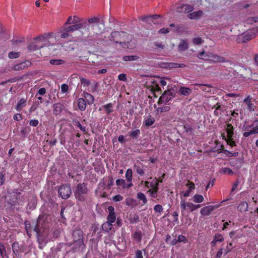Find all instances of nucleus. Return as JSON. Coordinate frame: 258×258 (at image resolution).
<instances>
[{
    "mask_svg": "<svg viewBox=\"0 0 258 258\" xmlns=\"http://www.w3.org/2000/svg\"><path fill=\"white\" fill-rule=\"evenodd\" d=\"M195 86V87H197V88H196L197 89H200L206 92H210L211 91V86L210 85H205V84H196Z\"/></svg>",
    "mask_w": 258,
    "mask_h": 258,
    "instance_id": "nucleus-27",
    "label": "nucleus"
},
{
    "mask_svg": "<svg viewBox=\"0 0 258 258\" xmlns=\"http://www.w3.org/2000/svg\"><path fill=\"white\" fill-rule=\"evenodd\" d=\"M116 185L118 186H121L123 188H129L133 186V183L126 184L124 179H117L115 181Z\"/></svg>",
    "mask_w": 258,
    "mask_h": 258,
    "instance_id": "nucleus-22",
    "label": "nucleus"
},
{
    "mask_svg": "<svg viewBox=\"0 0 258 258\" xmlns=\"http://www.w3.org/2000/svg\"><path fill=\"white\" fill-rule=\"evenodd\" d=\"M0 254L2 258H8L5 246L2 242H0Z\"/></svg>",
    "mask_w": 258,
    "mask_h": 258,
    "instance_id": "nucleus-41",
    "label": "nucleus"
},
{
    "mask_svg": "<svg viewBox=\"0 0 258 258\" xmlns=\"http://www.w3.org/2000/svg\"><path fill=\"white\" fill-rule=\"evenodd\" d=\"M64 109V104L60 103H55L53 105V113L55 115H59Z\"/></svg>",
    "mask_w": 258,
    "mask_h": 258,
    "instance_id": "nucleus-18",
    "label": "nucleus"
},
{
    "mask_svg": "<svg viewBox=\"0 0 258 258\" xmlns=\"http://www.w3.org/2000/svg\"><path fill=\"white\" fill-rule=\"evenodd\" d=\"M155 123V119L151 115H149L144 119V125L147 127L150 126Z\"/></svg>",
    "mask_w": 258,
    "mask_h": 258,
    "instance_id": "nucleus-28",
    "label": "nucleus"
},
{
    "mask_svg": "<svg viewBox=\"0 0 258 258\" xmlns=\"http://www.w3.org/2000/svg\"><path fill=\"white\" fill-rule=\"evenodd\" d=\"M220 205H210L204 207L201 209L200 213L203 216H207L211 214L213 211L220 207Z\"/></svg>",
    "mask_w": 258,
    "mask_h": 258,
    "instance_id": "nucleus-10",
    "label": "nucleus"
},
{
    "mask_svg": "<svg viewBox=\"0 0 258 258\" xmlns=\"http://www.w3.org/2000/svg\"><path fill=\"white\" fill-rule=\"evenodd\" d=\"M186 186L187 187V189L181 192V195L185 198L188 197L191 190L196 188L195 184L192 182L190 181H188V183L186 184Z\"/></svg>",
    "mask_w": 258,
    "mask_h": 258,
    "instance_id": "nucleus-17",
    "label": "nucleus"
},
{
    "mask_svg": "<svg viewBox=\"0 0 258 258\" xmlns=\"http://www.w3.org/2000/svg\"><path fill=\"white\" fill-rule=\"evenodd\" d=\"M113 228V225L110 222L106 221L102 225V229L106 232H109Z\"/></svg>",
    "mask_w": 258,
    "mask_h": 258,
    "instance_id": "nucleus-33",
    "label": "nucleus"
},
{
    "mask_svg": "<svg viewBox=\"0 0 258 258\" xmlns=\"http://www.w3.org/2000/svg\"><path fill=\"white\" fill-rule=\"evenodd\" d=\"M133 238L138 242H140L142 238V233L140 231H135L133 234Z\"/></svg>",
    "mask_w": 258,
    "mask_h": 258,
    "instance_id": "nucleus-44",
    "label": "nucleus"
},
{
    "mask_svg": "<svg viewBox=\"0 0 258 258\" xmlns=\"http://www.w3.org/2000/svg\"><path fill=\"white\" fill-rule=\"evenodd\" d=\"M170 109V107L168 106H165L162 107H158L156 109V112L159 113H161L162 112H165L169 111Z\"/></svg>",
    "mask_w": 258,
    "mask_h": 258,
    "instance_id": "nucleus-48",
    "label": "nucleus"
},
{
    "mask_svg": "<svg viewBox=\"0 0 258 258\" xmlns=\"http://www.w3.org/2000/svg\"><path fill=\"white\" fill-rule=\"evenodd\" d=\"M221 173L228 174V175H233L234 174L233 171L231 169L228 167H223L221 168L220 171Z\"/></svg>",
    "mask_w": 258,
    "mask_h": 258,
    "instance_id": "nucleus-47",
    "label": "nucleus"
},
{
    "mask_svg": "<svg viewBox=\"0 0 258 258\" xmlns=\"http://www.w3.org/2000/svg\"><path fill=\"white\" fill-rule=\"evenodd\" d=\"M128 36V34L124 32L115 31L111 33L109 36V39L115 43L121 44L126 42L125 38Z\"/></svg>",
    "mask_w": 258,
    "mask_h": 258,
    "instance_id": "nucleus-5",
    "label": "nucleus"
},
{
    "mask_svg": "<svg viewBox=\"0 0 258 258\" xmlns=\"http://www.w3.org/2000/svg\"><path fill=\"white\" fill-rule=\"evenodd\" d=\"M201 207L200 205H195L190 202H186L185 201H181L180 202V208L181 213L182 215H184V211L185 210H188L190 212H193L196 209Z\"/></svg>",
    "mask_w": 258,
    "mask_h": 258,
    "instance_id": "nucleus-8",
    "label": "nucleus"
},
{
    "mask_svg": "<svg viewBox=\"0 0 258 258\" xmlns=\"http://www.w3.org/2000/svg\"><path fill=\"white\" fill-rule=\"evenodd\" d=\"M161 15H149V16H144L140 18V20H151L152 22L154 24H157L160 23L159 21V19L161 18Z\"/></svg>",
    "mask_w": 258,
    "mask_h": 258,
    "instance_id": "nucleus-19",
    "label": "nucleus"
},
{
    "mask_svg": "<svg viewBox=\"0 0 258 258\" xmlns=\"http://www.w3.org/2000/svg\"><path fill=\"white\" fill-rule=\"evenodd\" d=\"M108 210V215L107 216V221L110 222L112 224L116 220V214L114 212V208L112 206H109L107 208Z\"/></svg>",
    "mask_w": 258,
    "mask_h": 258,
    "instance_id": "nucleus-14",
    "label": "nucleus"
},
{
    "mask_svg": "<svg viewBox=\"0 0 258 258\" xmlns=\"http://www.w3.org/2000/svg\"><path fill=\"white\" fill-rule=\"evenodd\" d=\"M20 56L19 52H15V51H10L9 53V57L10 58H16Z\"/></svg>",
    "mask_w": 258,
    "mask_h": 258,
    "instance_id": "nucleus-57",
    "label": "nucleus"
},
{
    "mask_svg": "<svg viewBox=\"0 0 258 258\" xmlns=\"http://www.w3.org/2000/svg\"><path fill=\"white\" fill-rule=\"evenodd\" d=\"M177 241H178V242H182L184 243H186L188 242V239L186 238L185 236L182 235H180L178 236Z\"/></svg>",
    "mask_w": 258,
    "mask_h": 258,
    "instance_id": "nucleus-56",
    "label": "nucleus"
},
{
    "mask_svg": "<svg viewBox=\"0 0 258 258\" xmlns=\"http://www.w3.org/2000/svg\"><path fill=\"white\" fill-rule=\"evenodd\" d=\"M204 13L202 11H198L194 12L192 13L188 14L187 17L190 19H199L202 16Z\"/></svg>",
    "mask_w": 258,
    "mask_h": 258,
    "instance_id": "nucleus-26",
    "label": "nucleus"
},
{
    "mask_svg": "<svg viewBox=\"0 0 258 258\" xmlns=\"http://www.w3.org/2000/svg\"><path fill=\"white\" fill-rule=\"evenodd\" d=\"M208 53H206L204 50L201 51L200 53H198L197 55V56L200 58H203L204 59H206V57H208V55H209Z\"/></svg>",
    "mask_w": 258,
    "mask_h": 258,
    "instance_id": "nucleus-55",
    "label": "nucleus"
},
{
    "mask_svg": "<svg viewBox=\"0 0 258 258\" xmlns=\"http://www.w3.org/2000/svg\"><path fill=\"white\" fill-rule=\"evenodd\" d=\"M204 40L200 37H195L192 39V42L195 45H200L203 43Z\"/></svg>",
    "mask_w": 258,
    "mask_h": 258,
    "instance_id": "nucleus-54",
    "label": "nucleus"
},
{
    "mask_svg": "<svg viewBox=\"0 0 258 258\" xmlns=\"http://www.w3.org/2000/svg\"><path fill=\"white\" fill-rule=\"evenodd\" d=\"M139 58V57L137 55H126L124 56L123 59L124 61H132L135 60Z\"/></svg>",
    "mask_w": 258,
    "mask_h": 258,
    "instance_id": "nucleus-52",
    "label": "nucleus"
},
{
    "mask_svg": "<svg viewBox=\"0 0 258 258\" xmlns=\"http://www.w3.org/2000/svg\"><path fill=\"white\" fill-rule=\"evenodd\" d=\"M78 106L81 111H84L86 108V102L84 98H79L78 100Z\"/></svg>",
    "mask_w": 258,
    "mask_h": 258,
    "instance_id": "nucleus-32",
    "label": "nucleus"
},
{
    "mask_svg": "<svg viewBox=\"0 0 258 258\" xmlns=\"http://www.w3.org/2000/svg\"><path fill=\"white\" fill-rule=\"evenodd\" d=\"M26 67V62H21L19 64L15 65L13 67V69L15 71H19L25 69Z\"/></svg>",
    "mask_w": 258,
    "mask_h": 258,
    "instance_id": "nucleus-49",
    "label": "nucleus"
},
{
    "mask_svg": "<svg viewBox=\"0 0 258 258\" xmlns=\"http://www.w3.org/2000/svg\"><path fill=\"white\" fill-rule=\"evenodd\" d=\"M251 130L252 134H258V120L256 119L253 121L252 124L251 125H247L245 128V131H248L250 128H251Z\"/></svg>",
    "mask_w": 258,
    "mask_h": 258,
    "instance_id": "nucleus-20",
    "label": "nucleus"
},
{
    "mask_svg": "<svg viewBox=\"0 0 258 258\" xmlns=\"http://www.w3.org/2000/svg\"><path fill=\"white\" fill-rule=\"evenodd\" d=\"M222 152L224 153L226 155V156L228 157L237 156L238 155V152H232L224 149L222 150Z\"/></svg>",
    "mask_w": 258,
    "mask_h": 258,
    "instance_id": "nucleus-50",
    "label": "nucleus"
},
{
    "mask_svg": "<svg viewBox=\"0 0 258 258\" xmlns=\"http://www.w3.org/2000/svg\"><path fill=\"white\" fill-rule=\"evenodd\" d=\"M214 239L217 242H221L224 240L223 236L220 233H216L214 235Z\"/></svg>",
    "mask_w": 258,
    "mask_h": 258,
    "instance_id": "nucleus-51",
    "label": "nucleus"
},
{
    "mask_svg": "<svg viewBox=\"0 0 258 258\" xmlns=\"http://www.w3.org/2000/svg\"><path fill=\"white\" fill-rule=\"evenodd\" d=\"M137 198L142 201L143 205H146L147 203V199L146 195L142 192H138L137 195Z\"/></svg>",
    "mask_w": 258,
    "mask_h": 258,
    "instance_id": "nucleus-42",
    "label": "nucleus"
},
{
    "mask_svg": "<svg viewBox=\"0 0 258 258\" xmlns=\"http://www.w3.org/2000/svg\"><path fill=\"white\" fill-rule=\"evenodd\" d=\"M88 189L84 183L78 184L74 190L75 198L80 201H84L86 200L85 195L88 193Z\"/></svg>",
    "mask_w": 258,
    "mask_h": 258,
    "instance_id": "nucleus-4",
    "label": "nucleus"
},
{
    "mask_svg": "<svg viewBox=\"0 0 258 258\" xmlns=\"http://www.w3.org/2000/svg\"><path fill=\"white\" fill-rule=\"evenodd\" d=\"M194 7L189 5L181 4L176 8V11L178 13H189L192 11Z\"/></svg>",
    "mask_w": 258,
    "mask_h": 258,
    "instance_id": "nucleus-13",
    "label": "nucleus"
},
{
    "mask_svg": "<svg viewBox=\"0 0 258 258\" xmlns=\"http://www.w3.org/2000/svg\"><path fill=\"white\" fill-rule=\"evenodd\" d=\"M25 229L26 230L27 233H28V234H29V232H30L31 231V228H32V226H31L30 222L26 221L25 222Z\"/></svg>",
    "mask_w": 258,
    "mask_h": 258,
    "instance_id": "nucleus-59",
    "label": "nucleus"
},
{
    "mask_svg": "<svg viewBox=\"0 0 258 258\" xmlns=\"http://www.w3.org/2000/svg\"><path fill=\"white\" fill-rule=\"evenodd\" d=\"M130 220L132 223H136L140 221L139 217L138 215L134 214L130 216Z\"/></svg>",
    "mask_w": 258,
    "mask_h": 258,
    "instance_id": "nucleus-53",
    "label": "nucleus"
},
{
    "mask_svg": "<svg viewBox=\"0 0 258 258\" xmlns=\"http://www.w3.org/2000/svg\"><path fill=\"white\" fill-rule=\"evenodd\" d=\"M173 218V221H174L175 223H178V213L176 211L172 213V215Z\"/></svg>",
    "mask_w": 258,
    "mask_h": 258,
    "instance_id": "nucleus-64",
    "label": "nucleus"
},
{
    "mask_svg": "<svg viewBox=\"0 0 258 258\" xmlns=\"http://www.w3.org/2000/svg\"><path fill=\"white\" fill-rule=\"evenodd\" d=\"M125 177L126 181L128 183H132L133 179V171L131 168H128L125 173Z\"/></svg>",
    "mask_w": 258,
    "mask_h": 258,
    "instance_id": "nucleus-39",
    "label": "nucleus"
},
{
    "mask_svg": "<svg viewBox=\"0 0 258 258\" xmlns=\"http://www.w3.org/2000/svg\"><path fill=\"white\" fill-rule=\"evenodd\" d=\"M74 25L64 27L61 31L60 37L62 38L72 36V33L78 31L82 39H86L100 35L104 29V21L99 17H93L82 19L76 16L73 18Z\"/></svg>",
    "mask_w": 258,
    "mask_h": 258,
    "instance_id": "nucleus-1",
    "label": "nucleus"
},
{
    "mask_svg": "<svg viewBox=\"0 0 258 258\" xmlns=\"http://www.w3.org/2000/svg\"><path fill=\"white\" fill-rule=\"evenodd\" d=\"M18 195L17 194H14L10 196L7 200V203L11 206L19 205Z\"/></svg>",
    "mask_w": 258,
    "mask_h": 258,
    "instance_id": "nucleus-21",
    "label": "nucleus"
},
{
    "mask_svg": "<svg viewBox=\"0 0 258 258\" xmlns=\"http://www.w3.org/2000/svg\"><path fill=\"white\" fill-rule=\"evenodd\" d=\"M229 237L232 239H238V238H240V236H238V235H237L236 231H235V230L230 231L229 233Z\"/></svg>",
    "mask_w": 258,
    "mask_h": 258,
    "instance_id": "nucleus-60",
    "label": "nucleus"
},
{
    "mask_svg": "<svg viewBox=\"0 0 258 258\" xmlns=\"http://www.w3.org/2000/svg\"><path fill=\"white\" fill-rule=\"evenodd\" d=\"M134 169L135 171L139 174L140 176H143L145 174V170L144 169L139 165H135L134 166Z\"/></svg>",
    "mask_w": 258,
    "mask_h": 258,
    "instance_id": "nucleus-45",
    "label": "nucleus"
},
{
    "mask_svg": "<svg viewBox=\"0 0 258 258\" xmlns=\"http://www.w3.org/2000/svg\"><path fill=\"white\" fill-rule=\"evenodd\" d=\"M183 128L185 130L186 133L189 135H192L194 134L195 131V127H192L189 124H185L183 125Z\"/></svg>",
    "mask_w": 258,
    "mask_h": 258,
    "instance_id": "nucleus-35",
    "label": "nucleus"
},
{
    "mask_svg": "<svg viewBox=\"0 0 258 258\" xmlns=\"http://www.w3.org/2000/svg\"><path fill=\"white\" fill-rule=\"evenodd\" d=\"M73 238L78 245H83V232L81 229H77L73 231Z\"/></svg>",
    "mask_w": 258,
    "mask_h": 258,
    "instance_id": "nucleus-9",
    "label": "nucleus"
},
{
    "mask_svg": "<svg viewBox=\"0 0 258 258\" xmlns=\"http://www.w3.org/2000/svg\"><path fill=\"white\" fill-rule=\"evenodd\" d=\"M227 128H226V132H227V138L232 137L234 135V128L231 123H227L226 124Z\"/></svg>",
    "mask_w": 258,
    "mask_h": 258,
    "instance_id": "nucleus-29",
    "label": "nucleus"
},
{
    "mask_svg": "<svg viewBox=\"0 0 258 258\" xmlns=\"http://www.w3.org/2000/svg\"><path fill=\"white\" fill-rule=\"evenodd\" d=\"M58 195L63 199H68L72 194L71 185L69 184H62L58 189Z\"/></svg>",
    "mask_w": 258,
    "mask_h": 258,
    "instance_id": "nucleus-7",
    "label": "nucleus"
},
{
    "mask_svg": "<svg viewBox=\"0 0 258 258\" xmlns=\"http://www.w3.org/2000/svg\"><path fill=\"white\" fill-rule=\"evenodd\" d=\"M188 48V44L185 39L180 40V43L178 46V50L179 51H183L187 50Z\"/></svg>",
    "mask_w": 258,
    "mask_h": 258,
    "instance_id": "nucleus-25",
    "label": "nucleus"
},
{
    "mask_svg": "<svg viewBox=\"0 0 258 258\" xmlns=\"http://www.w3.org/2000/svg\"><path fill=\"white\" fill-rule=\"evenodd\" d=\"M167 67L169 68H185L186 65L183 63H178V62H168Z\"/></svg>",
    "mask_w": 258,
    "mask_h": 258,
    "instance_id": "nucleus-40",
    "label": "nucleus"
},
{
    "mask_svg": "<svg viewBox=\"0 0 258 258\" xmlns=\"http://www.w3.org/2000/svg\"><path fill=\"white\" fill-rule=\"evenodd\" d=\"M75 124L78 127H79L80 130L84 132H86V127L85 126H84L81 124V123L79 121H74Z\"/></svg>",
    "mask_w": 258,
    "mask_h": 258,
    "instance_id": "nucleus-58",
    "label": "nucleus"
},
{
    "mask_svg": "<svg viewBox=\"0 0 258 258\" xmlns=\"http://www.w3.org/2000/svg\"><path fill=\"white\" fill-rule=\"evenodd\" d=\"M141 134V131L139 129L133 130L127 133V135L133 139L137 140Z\"/></svg>",
    "mask_w": 258,
    "mask_h": 258,
    "instance_id": "nucleus-24",
    "label": "nucleus"
},
{
    "mask_svg": "<svg viewBox=\"0 0 258 258\" xmlns=\"http://www.w3.org/2000/svg\"><path fill=\"white\" fill-rule=\"evenodd\" d=\"M222 136V139L225 140L226 142H227V144L229 145L231 147L236 146V142L233 140V137L227 138L224 134H223Z\"/></svg>",
    "mask_w": 258,
    "mask_h": 258,
    "instance_id": "nucleus-31",
    "label": "nucleus"
},
{
    "mask_svg": "<svg viewBox=\"0 0 258 258\" xmlns=\"http://www.w3.org/2000/svg\"><path fill=\"white\" fill-rule=\"evenodd\" d=\"M102 107L107 114H109L111 112L113 111V104L112 103L104 104Z\"/></svg>",
    "mask_w": 258,
    "mask_h": 258,
    "instance_id": "nucleus-37",
    "label": "nucleus"
},
{
    "mask_svg": "<svg viewBox=\"0 0 258 258\" xmlns=\"http://www.w3.org/2000/svg\"><path fill=\"white\" fill-rule=\"evenodd\" d=\"M175 96V94L171 92L170 90H167L164 91V93L161 95L159 98L157 103L160 105L162 104H169L168 102L171 100Z\"/></svg>",
    "mask_w": 258,
    "mask_h": 258,
    "instance_id": "nucleus-6",
    "label": "nucleus"
},
{
    "mask_svg": "<svg viewBox=\"0 0 258 258\" xmlns=\"http://www.w3.org/2000/svg\"><path fill=\"white\" fill-rule=\"evenodd\" d=\"M237 210L241 212H245L248 210V204L246 201H242L237 206Z\"/></svg>",
    "mask_w": 258,
    "mask_h": 258,
    "instance_id": "nucleus-30",
    "label": "nucleus"
},
{
    "mask_svg": "<svg viewBox=\"0 0 258 258\" xmlns=\"http://www.w3.org/2000/svg\"><path fill=\"white\" fill-rule=\"evenodd\" d=\"M25 250L23 245H19L18 242L15 241L12 244V251L17 257H19L20 253L23 252Z\"/></svg>",
    "mask_w": 258,
    "mask_h": 258,
    "instance_id": "nucleus-12",
    "label": "nucleus"
},
{
    "mask_svg": "<svg viewBox=\"0 0 258 258\" xmlns=\"http://www.w3.org/2000/svg\"><path fill=\"white\" fill-rule=\"evenodd\" d=\"M243 103L247 106V110L249 112H252L255 110V106L251 101V98L248 96L243 100Z\"/></svg>",
    "mask_w": 258,
    "mask_h": 258,
    "instance_id": "nucleus-16",
    "label": "nucleus"
},
{
    "mask_svg": "<svg viewBox=\"0 0 258 258\" xmlns=\"http://www.w3.org/2000/svg\"><path fill=\"white\" fill-rule=\"evenodd\" d=\"M26 100L23 98H21L20 101L17 103L16 107V110L17 111H21L23 107L25 106Z\"/></svg>",
    "mask_w": 258,
    "mask_h": 258,
    "instance_id": "nucleus-38",
    "label": "nucleus"
},
{
    "mask_svg": "<svg viewBox=\"0 0 258 258\" xmlns=\"http://www.w3.org/2000/svg\"><path fill=\"white\" fill-rule=\"evenodd\" d=\"M7 177V170L6 169L0 167V186L3 185L6 181Z\"/></svg>",
    "mask_w": 258,
    "mask_h": 258,
    "instance_id": "nucleus-23",
    "label": "nucleus"
},
{
    "mask_svg": "<svg viewBox=\"0 0 258 258\" xmlns=\"http://www.w3.org/2000/svg\"><path fill=\"white\" fill-rule=\"evenodd\" d=\"M49 63L52 65H62L64 63V61L61 59H52L49 61Z\"/></svg>",
    "mask_w": 258,
    "mask_h": 258,
    "instance_id": "nucleus-43",
    "label": "nucleus"
},
{
    "mask_svg": "<svg viewBox=\"0 0 258 258\" xmlns=\"http://www.w3.org/2000/svg\"><path fill=\"white\" fill-rule=\"evenodd\" d=\"M204 200V197L201 195L196 194L193 197V201L196 203H201Z\"/></svg>",
    "mask_w": 258,
    "mask_h": 258,
    "instance_id": "nucleus-46",
    "label": "nucleus"
},
{
    "mask_svg": "<svg viewBox=\"0 0 258 258\" xmlns=\"http://www.w3.org/2000/svg\"><path fill=\"white\" fill-rule=\"evenodd\" d=\"M257 33V27L249 29L244 33L238 35L237 38H236V41L238 43H246L248 41L254 38Z\"/></svg>",
    "mask_w": 258,
    "mask_h": 258,
    "instance_id": "nucleus-3",
    "label": "nucleus"
},
{
    "mask_svg": "<svg viewBox=\"0 0 258 258\" xmlns=\"http://www.w3.org/2000/svg\"><path fill=\"white\" fill-rule=\"evenodd\" d=\"M258 22V17H253L247 19V23L252 24L253 23Z\"/></svg>",
    "mask_w": 258,
    "mask_h": 258,
    "instance_id": "nucleus-61",
    "label": "nucleus"
},
{
    "mask_svg": "<svg viewBox=\"0 0 258 258\" xmlns=\"http://www.w3.org/2000/svg\"><path fill=\"white\" fill-rule=\"evenodd\" d=\"M33 230L36 233L39 242H43L48 235L49 231L48 222L39 217L37 222L34 225Z\"/></svg>",
    "mask_w": 258,
    "mask_h": 258,
    "instance_id": "nucleus-2",
    "label": "nucleus"
},
{
    "mask_svg": "<svg viewBox=\"0 0 258 258\" xmlns=\"http://www.w3.org/2000/svg\"><path fill=\"white\" fill-rule=\"evenodd\" d=\"M69 90V87L67 84L63 83L61 86V92L62 93H65L68 92Z\"/></svg>",
    "mask_w": 258,
    "mask_h": 258,
    "instance_id": "nucleus-63",
    "label": "nucleus"
},
{
    "mask_svg": "<svg viewBox=\"0 0 258 258\" xmlns=\"http://www.w3.org/2000/svg\"><path fill=\"white\" fill-rule=\"evenodd\" d=\"M43 39H44V37L43 36H41L37 37L35 38L34 40H35V42L32 43L28 45V49L30 51L36 50H37L40 48H41L43 49L44 47V46H43V45L42 44V45H38L36 44V43H37L36 42H37V41H39V40H43Z\"/></svg>",
    "mask_w": 258,
    "mask_h": 258,
    "instance_id": "nucleus-11",
    "label": "nucleus"
},
{
    "mask_svg": "<svg viewBox=\"0 0 258 258\" xmlns=\"http://www.w3.org/2000/svg\"><path fill=\"white\" fill-rule=\"evenodd\" d=\"M206 60L214 62H221V63L226 61L225 58L220 56L212 53H209V55H208V57H206Z\"/></svg>",
    "mask_w": 258,
    "mask_h": 258,
    "instance_id": "nucleus-15",
    "label": "nucleus"
},
{
    "mask_svg": "<svg viewBox=\"0 0 258 258\" xmlns=\"http://www.w3.org/2000/svg\"><path fill=\"white\" fill-rule=\"evenodd\" d=\"M84 97L89 104H91L94 102V97L89 93L84 92Z\"/></svg>",
    "mask_w": 258,
    "mask_h": 258,
    "instance_id": "nucleus-34",
    "label": "nucleus"
},
{
    "mask_svg": "<svg viewBox=\"0 0 258 258\" xmlns=\"http://www.w3.org/2000/svg\"><path fill=\"white\" fill-rule=\"evenodd\" d=\"M154 210L156 212L158 213H161L163 211V208L162 206L160 205H156L154 207Z\"/></svg>",
    "mask_w": 258,
    "mask_h": 258,
    "instance_id": "nucleus-62",
    "label": "nucleus"
},
{
    "mask_svg": "<svg viewBox=\"0 0 258 258\" xmlns=\"http://www.w3.org/2000/svg\"><path fill=\"white\" fill-rule=\"evenodd\" d=\"M191 92V89L187 87H181L179 89L180 94L181 95H184V96H187V95H189Z\"/></svg>",
    "mask_w": 258,
    "mask_h": 258,
    "instance_id": "nucleus-36",
    "label": "nucleus"
}]
</instances>
